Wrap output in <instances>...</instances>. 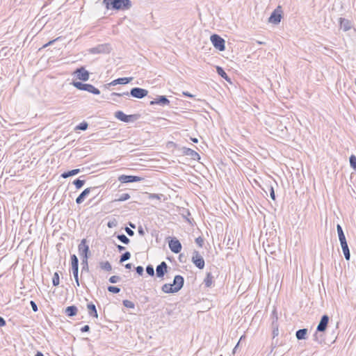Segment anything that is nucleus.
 <instances>
[{"mask_svg":"<svg viewBox=\"0 0 356 356\" xmlns=\"http://www.w3.org/2000/svg\"><path fill=\"white\" fill-rule=\"evenodd\" d=\"M184 284V279L181 275H175L172 284H165L161 290L165 293H175L179 291Z\"/></svg>","mask_w":356,"mask_h":356,"instance_id":"nucleus-1","label":"nucleus"},{"mask_svg":"<svg viewBox=\"0 0 356 356\" xmlns=\"http://www.w3.org/2000/svg\"><path fill=\"white\" fill-rule=\"evenodd\" d=\"M102 3L108 10H125L131 7V1L130 0H103Z\"/></svg>","mask_w":356,"mask_h":356,"instance_id":"nucleus-2","label":"nucleus"},{"mask_svg":"<svg viewBox=\"0 0 356 356\" xmlns=\"http://www.w3.org/2000/svg\"><path fill=\"white\" fill-rule=\"evenodd\" d=\"M148 94V91L146 89L141 88H133L130 92H124L122 93H118V92H113L111 94L112 96H129V95L132 96L133 97L137 98V99H142L145 97H146Z\"/></svg>","mask_w":356,"mask_h":356,"instance_id":"nucleus-3","label":"nucleus"},{"mask_svg":"<svg viewBox=\"0 0 356 356\" xmlns=\"http://www.w3.org/2000/svg\"><path fill=\"white\" fill-rule=\"evenodd\" d=\"M72 85L76 88H77L78 90H80L87 91V92L92 93L94 95H99L100 94V90L98 88H95L92 84L83 83L79 82V81H73Z\"/></svg>","mask_w":356,"mask_h":356,"instance_id":"nucleus-4","label":"nucleus"},{"mask_svg":"<svg viewBox=\"0 0 356 356\" xmlns=\"http://www.w3.org/2000/svg\"><path fill=\"white\" fill-rule=\"evenodd\" d=\"M115 117L122 122L128 123L137 120L139 118V115H126L122 111H118L115 113Z\"/></svg>","mask_w":356,"mask_h":356,"instance_id":"nucleus-5","label":"nucleus"},{"mask_svg":"<svg viewBox=\"0 0 356 356\" xmlns=\"http://www.w3.org/2000/svg\"><path fill=\"white\" fill-rule=\"evenodd\" d=\"M210 40L216 49H218L220 51L225 50V41L222 38H221L217 34H213L212 35H211Z\"/></svg>","mask_w":356,"mask_h":356,"instance_id":"nucleus-6","label":"nucleus"},{"mask_svg":"<svg viewBox=\"0 0 356 356\" xmlns=\"http://www.w3.org/2000/svg\"><path fill=\"white\" fill-rule=\"evenodd\" d=\"M78 251L81 259H88L90 254L89 246L86 244V240L83 239L78 245Z\"/></svg>","mask_w":356,"mask_h":356,"instance_id":"nucleus-7","label":"nucleus"},{"mask_svg":"<svg viewBox=\"0 0 356 356\" xmlns=\"http://www.w3.org/2000/svg\"><path fill=\"white\" fill-rule=\"evenodd\" d=\"M111 51V45L108 43L99 44L89 49L91 54H108Z\"/></svg>","mask_w":356,"mask_h":356,"instance_id":"nucleus-8","label":"nucleus"},{"mask_svg":"<svg viewBox=\"0 0 356 356\" xmlns=\"http://www.w3.org/2000/svg\"><path fill=\"white\" fill-rule=\"evenodd\" d=\"M282 8L281 6H277V8L271 13L268 22L273 23L274 24H277L280 22L282 19Z\"/></svg>","mask_w":356,"mask_h":356,"instance_id":"nucleus-9","label":"nucleus"},{"mask_svg":"<svg viewBox=\"0 0 356 356\" xmlns=\"http://www.w3.org/2000/svg\"><path fill=\"white\" fill-rule=\"evenodd\" d=\"M191 260L192 262L195 265V266L197 267L199 269L204 268V260L197 251L195 250L193 252Z\"/></svg>","mask_w":356,"mask_h":356,"instance_id":"nucleus-10","label":"nucleus"},{"mask_svg":"<svg viewBox=\"0 0 356 356\" xmlns=\"http://www.w3.org/2000/svg\"><path fill=\"white\" fill-rule=\"evenodd\" d=\"M74 74L76 75L78 79L82 81H87L90 78V73L84 67L77 68Z\"/></svg>","mask_w":356,"mask_h":356,"instance_id":"nucleus-11","label":"nucleus"},{"mask_svg":"<svg viewBox=\"0 0 356 356\" xmlns=\"http://www.w3.org/2000/svg\"><path fill=\"white\" fill-rule=\"evenodd\" d=\"M142 179V177L134 175H122L118 177V180L123 184L137 182L141 181Z\"/></svg>","mask_w":356,"mask_h":356,"instance_id":"nucleus-12","label":"nucleus"},{"mask_svg":"<svg viewBox=\"0 0 356 356\" xmlns=\"http://www.w3.org/2000/svg\"><path fill=\"white\" fill-rule=\"evenodd\" d=\"M168 245L170 250L175 254L179 253L181 250V244L179 241L176 238L170 240Z\"/></svg>","mask_w":356,"mask_h":356,"instance_id":"nucleus-13","label":"nucleus"},{"mask_svg":"<svg viewBox=\"0 0 356 356\" xmlns=\"http://www.w3.org/2000/svg\"><path fill=\"white\" fill-rule=\"evenodd\" d=\"M168 266L165 261H162L156 268V275L157 277L163 278L165 274L168 272Z\"/></svg>","mask_w":356,"mask_h":356,"instance_id":"nucleus-14","label":"nucleus"},{"mask_svg":"<svg viewBox=\"0 0 356 356\" xmlns=\"http://www.w3.org/2000/svg\"><path fill=\"white\" fill-rule=\"evenodd\" d=\"M328 323H329V316L327 315H323L321 317L318 325H317V328H316L317 332H325L327 329Z\"/></svg>","mask_w":356,"mask_h":356,"instance_id":"nucleus-15","label":"nucleus"},{"mask_svg":"<svg viewBox=\"0 0 356 356\" xmlns=\"http://www.w3.org/2000/svg\"><path fill=\"white\" fill-rule=\"evenodd\" d=\"M170 104L169 99L165 96H159L154 100L150 101V105L159 104L161 106H165Z\"/></svg>","mask_w":356,"mask_h":356,"instance_id":"nucleus-16","label":"nucleus"},{"mask_svg":"<svg viewBox=\"0 0 356 356\" xmlns=\"http://www.w3.org/2000/svg\"><path fill=\"white\" fill-rule=\"evenodd\" d=\"M340 29H343V31H349L351 27V22L347 19L340 17L339 18Z\"/></svg>","mask_w":356,"mask_h":356,"instance_id":"nucleus-17","label":"nucleus"},{"mask_svg":"<svg viewBox=\"0 0 356 356\" xmlns=\"http://www.w3.org/2000/svg\"><path fill=\"white\" fill-rule=\"evenodd\" d=\"M95 188H87L84 191L81 192V193L76 197V202L78 204H81L87 195L90 193L92 189H95Z\"/></svg>","mask_w":356,"mask_h":356,"instance_id":"nucleus-18","label":"nucleus"},{"mask_svg":"<svg viewBox=\"0 0 356 356\" xmlns=\"http://www.w3.org/2000/svg\"><path fill=\"white\" fill-rule=\"evenodd\" d=\"M182 149H183V153L185 155L190 156L191 159H193L194 160L200 159V155L195 150H193L191 148H188V147H183Z\"/></svg>","mask_w":356,"mask_h":356,"instance_id":"nucleus-19","label":"nucleus"},{"mask_svg":"<svg viewBox=\"0 0 356 356\" xmlns=\"http://www.w3.org/2000/svg\"><path fill=\"white\" fill-rule=\"evenodd\" d=\"M133 80V77H123L118 78L117 79L113 80L112 82L109 83L111 86H115L117 84H127L131 82Z\"/></svg>","mask_w":356,"mask_h":356,"instance_id":"nucleus-20","label":"nucleus"},{"mask_svg":"<svg viewBox=\"0 0 356 356\" xmlns=\"http://www.w3.org/2000/svg\"><path fill=\"white\" fill-rule=\"evenodd\" d=\"M87 309L90 316L93 318H98V314L97 312L96 306L92 302H90L87 305Z\"/></svg>","mask_w":356,"mask_h":356,"instance_id":"nucleus-21","label":"nucleus"},{"mask_svg":"<svg viewBox=\"0 0 356 356\" xmlns=\"http://www.w3.org/2000/svg\"><path fill=\"white\" fill-rule=\"evenodd\" d=\"M340 244H341L345 259L347 261H349L350 258V250H349V248H348L347 241L340 242Z\"/></svg>","mask_w":356,"mask_h":356,"instance_id":"nucleus-22","label":"nucleus"},{"mask_svg":"<svg viewBox=\"0 0 356 356\" xmlns=\"http://www.w3.org/2000/svg\"><path fill=\"white\" fill-rule=\"evenodd\" d=\"M77 311V307L74 305H72L66 307L65 313L67 316L72 317L76 315Z\"/></svg>","mask_w":356,"mask_h":356,"instance_id":"nucleus-23","label":"nucleus"},{"mask_svg":"<svg viewBox=\"0 0 356 356\" xmlns=\"http://www.w3.org/2000/svg\"><path fill=\"white\" fill-rule=\"evenodd\" d=\"M307 334V329L303 328L298 330L296 333V337L298 340L305 339Z\"/></svg>","mask_w":356,"mask_h":356,"instance_id":"nucleus-24","label":"nucleus"},{"mask_svg":"<svg viewBox=\"0 0 356 356\" xmlns=\"http://www.w3.org/2000/svg\"><path fill=\"white\" fill-rule=\"evenodd\" d=\"M216 72L218 74V75L220 76L222 78L225 79L226 81L229 82H231L230 78L227 76V73L221 67L217 66Z\"/></svg>","mask_w":356,"mask_h":356,"instance_id":"nucleus-25","label":"nucleus"},{"mask_svg":"<svg viewBox=\"0 0 356 356\" xmlns=\"http://www.w3.org/2000/svg\"><path fill=\"white\" fill-rule=\"evenodd\" d=\"M80 172V169H73L72 170H69L67 172H64L61 174V177L63 178H67L71 176H74L77 175Z\"/></svg>","mask_w":356,"mask_h":356,"instance_id":"nucleus-26","label":"nucleus"},{"mask_svg":"<svg viewBox=\"0 0 356 356\" xmlns=\"http://www.w3.org/2000/svg\"><path fill=\"white\" fill-rule=\"evenodd\" d=\"M337 230L339 241L340 242L346 241L345 234L343 233L341 226L339 224H338L337 225Z\"/></svg>","mask_w":356,"mask_h":356,"instance_id":"nucleus-27","label":"nucleus"},{"mask_svg":"<svg viewBox=\"0 0 356 356\" xmlns=\"http://www.w3.org/2000/svg\"><path fill=\"white\" fill-rule=\"evenodd\" d=\"M99 267L106 271H111L112 270V266L108 261L99 262Z\"/></svg>","mask_w":356,"mask_h":356,"instance_id":"nucleus-28","label":"nucleus"},{"mask_svg":"<svg viewBox=\"0 0 356 356\" xmlns=\"http://www.w3.org/2000/svg\"><path fill=\"white\" fill-rule=\"evenodd\" d=\"M213 275L211 273H207L206 277L204 280V284L207 287H210L213 283Z\"/></svg>","mask_w":356,"mask_h":356,"instance_id":"nucleus-29","label":"nucleus"},{"mask_svg":"<svg viewBox=\"0 0 356 356\" xmlns=\"http://www.w3.org/2000/svg\"><path fill=\"white\" fill-rule=\"evenodd\" d=\"M319 332H316L315 334H314L313 337H314V340L318 344H322L323 343H324V339L322 336L321 334H319L318 333Z\"/></svg>","mask_w":356,"mask_h":356,"instance_id":"nucleus-30","label":"nucleus"},{"mask_svg":"<svg viewBox=\"0 0 356 356\" xmlns=\"http://www.w3.org/2000/svg\"><path fill=\"white\" fill-rule=\"evenodd\" d=\"M117 238L120 241L122 242V243L124 244H129V242H130V240L129 238L125 236L124 234H118L117 235Z\"/></svg>","mask_w":356,"mask_h":356,"instance_id":"nucleus-31","label":"nucleus"},{"mask_svg":"<svg viewBox=\"0 0 356 356\" xmlns=\"http://www.w3.org/2000/svg\"><path fill=\"white\" fill-rule=\"evenodd\" d=\"M81 266H82L81 273H83V272H84V271H86V272L89 271L88 259H81Z\"/></svg>","mask_w":356,"mask_h":356,"instance_id":"nucleus-32","label":"nucleus"},{"mask_svg":"<svg viewBox=\"0 0 356 356\" xmlns=\"http://www.w3.org/2000/svg\"><path fill=\"white\" fill-rule=\"evenodd\" d=\"M72 268H79V259L75 254L71 255Z\"/></svg>","mask_w":356,"mask_h":356,"instance_id":"nucleus-33","label":"nucleus"},{"mask_svg":"<svg viewBox=\"0 0 356 356\" xmlns=\"http://www.w3.org/2000/svg\"><path fill=\"white\" fill-rule=\"evenodd\" d=\"M148 199L154 200L156 199L157 200H161V198L164 196L163 194H156V193H148L147 195Z\"/></svg>","mask_w":356,"mask_h":356,"instance_id":"nucleus-34","label":"nucleus"},{"mask_svg":"<svg viewBox=\"0 0 356 356\" xmlns=\"http://www.w3.org/2000/svg\"><path fill=\"white\" fill-rule=\"evenodd\" d=\"M131 257V253L129 252H125L120 256V262L122 263L129 260Z\"/></svg>","mask_w":356,"mask_h":356,"instance_id":"nucleus-35","label":"nucleus"},{"mask_svg":"<svg viewBox=\"0 0 356 356\" xmlns=\"http://www.w3.org/2000/svg\"><path fill=\"white\" fill-rule=\"evenodd\" d=\"M59 282H60L59 274H58V273L55 272L53 275V278H52V284L54 286H56L59 284Z\"/></svg>","mask_w":356,"mask_h":356,"instance_id":"nucleus-36","label":"nucleus"},{"mask_svg":"<svg viewBox=\"0 0 356 356\" xmlns=\"http://www.w3.org/2000/svg\"><path fill=\"white\" fill-rule=\"evenodd\" d=\"M73 184H74V186H76V188L77 189H79V188H81L84 185L85 181L79 179H75L73 181Z\"/></svg>","mask_w":356,"mask_h":356,"instance_id":"nucleus-37","label":"nucleus"},{"mask_svg":"<svg viewBox=\"0 0 356 356\" xmlns=\"http://www.w3.org/2000/svg\"><path fill=\"white\" fill-rule=\"evenodd\" d=\"M122 304L127 308L134 309L135 307V304L129 300H123Z\"/></svg>","mask_w":356,"mask_h":356,"instance_id":"nucleus-38","label":"nucleus"},{"mask_svg":"<svg viewBox=\"0 0 356 356\" xmlns=\"http://www.w3.org/2000/svg\"><path fill=\"white\" fill-rule=\"evenodd\" d=\"M130 198V195L128 193H122L121 194L115 201L123 202L129 200Z\"/></svg>","mask_w":356,"mask_h":356,"instance_id":"nucleus-39","label":"nucleus"},{"mask_svg":"<svg viewBox=\"0 0 356 356\" xmlns=\"http://www.w3.org/2000/svg\"><path fill=\"white\" fill-rule=\"evenodd\" d=\"M350 165L353 170H356V156L351 155L349 159Z\"/></svg>","mask_w":356,"mask_h":356,"instance_id":"nucleus-40","label":"nucleus"},{"mask_svg":"<svg viewBox=\"0 0 356 356\" xmlns=\"http://www.w3.org/2000/svg\"><path fill=\"white\" fill-rule=\"evenodd\" d=\"M146 272L150 276L154 275V269L152 265L149 264L146 267Z\"/></svg>","mask_w":356,"mask_h":356,"instance_id":"nucleus-41","label":"nucleus"},{"mask_svg":"<svg viewBox=\"0 0 356 356\" xmlns=\"http://www.w3.org/2000/svg\"><path fill=\"white\" fill-rule=\"evenodd\" d=\"M108 291L113 293H118L120 291V289L115 286H108Z\"/></svg>","mask_w":356,"mask_h":356,"instance_id":"nucleus-42","label":"nucleus"},{"mask_svg":"<svg viewBox=\"0 0 356 356\" xmlns=\"http://www.w3.org/2000/svg\"><path fill=\"white\" fill-rule=\"evenodd\" d=\"M88 127V124L87 122H83L81 123H80L77 127H76V129H79V130H82V131H85L87 129Z\"/></svg>","mask_w":356,"mask_h":356,"instance_id":"nucleus-43","label":"nucleus"},{"mask_svg":"<svg viewBox=\"0 0 356 356\" xmlns=\"http://www.w3.org/2000/svg\"><path fill=\"white\" fill-rule=\"evenodd\" d=\"M118 225V221L116 219L113 218L111 220H109L107 223V226L109 228L115 227Z\"/></svg>","mask_w":356,"mask_h":356,"instance_id":"nucleus-44","label":"nucleus"},{"mask_svg":"<svg viewBox=\"0 0 356 356\" xmlns=\"http://www.w3.org/2000/svg\"><path fill=\"white\" fill-rule=\"evenodd\" d=\"M120 277L119 276L113 275L109 278L108 281L112 284H115V283L118 282L120 281Z\"/></svg>","mask_w":356,"mask_h":356,"instance_id":"nucleus-45","label":"nucleus"},{"mask_svg":"<svg viewBox=\"0 0 356 356\" xmlns=\"http://www.w3.org/2000/svg\"><path fill=\"white\" fill-rule=\"evenodd\" d=\"M268 188H269L270 195L271 199L273 200H275V191H274L273 187L272 186H269Z\"/></svg>","mask_w":356,"mask_h":356,"instance_id":"nucleus-46","label":"nucleus"},{"mask_svg":"<svg viewBox=\"0 0 356 356\" xmlns=\"http://www.w3.org/2000/svg\"><path fill=\"white\" fill-rule=\"evenodd\" d=\"M73 276L74 277V280H77L78 274H79V268H72Z\"/></svg>","mask_w":356,"mask_h":356,"instance_id":"nucleus-47","label":"nucleus"},{"mask_svg":"<svg viewBox=\"0 0 356 356\" xmlns=\"http://www.w3.org/2000/svg\"><path fill=\"white\" fill-rule=\"evenodd\" d=\"M136 271L139 275H143L144 271L143 267L141 266H137L136 268Z\"/></svg>","mask_w":356,"mask_h":356,"instance_id":"nucleus-48","label":"nucleus"},{"mask_svg":"<svg viewBox=\"0 0 356 356\" xmlns=\"http://www.w3.org/2000/svg\"><path fill=\"white\" fill-rule=\"evenodd\" d=\"M195 242L196 243L200 246V247H202L203 245V243H204V240L202 237H197L196 239H195Z\"/></svg>","mask_w":356,"mask_h":356,"instance_id":"nucleus-49","label":"nucleus"},{"mask_svg":"<svg viewBox=\"0 0 356 356\" xmlns=\"http://www.w3.org/2000/svg\"><path fill=\"white\" fill-rule=\"evenodd\" d=\"M30 305H31V308H32L33 312H38V306H37L36 303L34 301L31 300L30 302Z\"/></svg>","mask_w":356,"mask_h":356,"instance_id":"nucleus-50","label":"nucleus"},{"mask_svg":"<svg viewBox=\"0 0 356 356\" xmlns=\"http://www.w3.org/2000/svg\"><path fill=\"white\" fill-rule=\"evenodd\" d=\"M125 231H126L127 234L130 236H132L134 235V232L129 227H125Z\"/></svg>","mask_w":356,"mask_h":356,"instance_id":"nucleus-51","label":"nucleus"},{"mask_svg":"<svg viewBox=\"0 0 356 356\" xmlns=\"http://www.w3.org/2000/svg\"><path fill=\"white\" fill-rule=\"evenodd\" d=\"M89 330H90V327H89V325H84V326H83V327H81V331L82 332H88Z\"/></svg>","mask_w":356,"mask_h":356,"instance_id":"nucleus-52","label":"nucleus"},{"mask_svg":"<svg viewBox=\"0 0 356 356\" xmlns=\"http://www.w3.org/2000/svg\"><path fill=\"white\" fill-rule=\"evenodd\" d=\"M6 325V321L0 316V327H3Z\"/></svg>","mask_w":356,"mask_h":356,"instance_id":"nucleus-53","label":"nucleus"},{"mask_svg":"<svg viewBox=\"0 0 356 356\" xmlns=\"http://www.w3.org/2000/svg\"><path fill=\"white\" fill-rule=\"evenodd\" d=\"M138 233H139V234H140L142 236L145 234V232H144L143 229L141 227H140L138 228Z\"/></svg>","mask_w":356,"mask_h":356,"instance_id":"nucleus-54","label":"nucleus"},{"mask_svg":"<svg viewBox=\"0 0 356 356\" xmlns=\"http://www.w3.org/2000/svg\"><path fill=\"white\" fill-rule=\"evenodd\" d=\"M117 248L118 249V250L120 252L123 251L125 249V248L124 246L120 245H118Z\"/></svg>","mask_w":356,"mask_h":356,"instance_id":"nucleus-55","label":"nucleus"},{"mask_svg":"<svg viewBox=\"0 0 356 356\" xmlns=\"http://www.w3.org/2000/svg\"><path fill=\"white\" fill-rule=\"evenodd\" d=\"M55 40H53L49 41L48 43H47L46 44L44 45V47H47V46L53 44L55 42Z\"/></svg>","mask_w":356,"mask_h":356,"instance_id":"nucleus-56","label":"nucleus"},{"mask_svg":"<svg viewBox=\"0 0 356 356\" xmlns=\"http://www.w3.org/2000/svg\"><path fill=\"white\" fill-rule=\"evenodd\" d=\"M191 140L195 143L198 142V139L197 138H191Z\"/></svg>","mask_w":356,"mask_h":356,"instance_id":"nucleus-57","label":"nucleus"},{"mask_svg":"<svg viewBox=\"0 0 356 356\" xmlns=\"http://www.w3.org/2000/svg\"><path fill=\"white\" fill-rule=\"evenodd\" d=\"M124 267L127 269H130L131 268V264H127Z\"/></svg>","mask_w":356,"mask_h":356,"instance_id":"nucleus-58","label":"nucleus"},{"mask_svg":"<svg viewBox=\"0 0 356 356\" xmlns=\"http://www.w3.org/2000/svg\"><path fill=\"white\" fill-rule=\"evenodd\" d=\"M183 94L185 96L193 97V95H191L188 92H184Z\"/></svg>","mask_w":356,"mask_h":356,"instance_id":"nucleus-59","label":"nucleus"},{"mask_svg":"<svg viewBox=\"0 0 356 356\" xmlns=\"http://www.w3.org/2000/svg\"><path fill=\"white\" fill-rule=\"evenodd\" d=\"M75 282H76V286H80V283H79V277H77V280H75Z\"/></svg>","mask_w":356,"mask_h":356,"instance_id":"nucleus-60","label":"nucleus"},{"mask_svg":"<svg viewBox=\"0 0 356 356\" xmlns=\"http://www.w3.org/2000/svg\"><path fill=\"white\" fill-rule=\"evenodd\" d=\"M35 356H44V355L41 352H37Z\"/></svg>","mask_w":356,"mask_h":356,"instance_id":"nucleus-61","label":"nucleus"},{"mask_svg":"<svg viewBox=\"0 0 356 356\" xmlns=\"http://www.w3.org/2000/svg\"><path fill=\"white\" fill-rule=\"evenodd\" d=\"M129 225L132 227V228H135L136 226L134 224L131 223V222H129Z\"/></svg>","mask_w":356,"mask_h":356,"instance_id":"nucleus-62","label":"nucleus"},{"mask_svg":"<svg viewBox=\"0 0 356 356\" xmlns=\"http://www.w3.org/2000/svg\"><path fill=\"white\" fill-rule=\"evenodd\" d=\"M277 332H278V330H277V329L276 330V331H275V330H273V334H274V335H275V334H276V335H277V334H278V333H277Z\"/></svg>","mask_w":356,"mask_h":356,"instance_id":"nucleus-63","label":"nucleus"},{"mask_svg":"<svg viewBox=\"0 0 356 356\" xmlns=\"http://www.w3.org/2000/svg\"><path fill=\"white\" fill-rule=\"evenodd\" d=\"M257 42L258 44H264V42H260V41H257Z\"/></svg>","mask_w":356,"mask_h":356,"instance_id":"nucleus-64","label":"nucleus"}]
</instances>
